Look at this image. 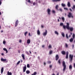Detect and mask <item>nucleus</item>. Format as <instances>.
Masks as SVG:
<instances>
[{"mask_svg":"<svg viewBox=\"0 0 75 75\" xmlns=\"http://www.w3.org/2000/svg\"><path fill=\"white\" fill-rule=\"evenodd\" d=\"M30 39H28V40H27V44H30Z\"/></svg>","mask_w":75,"mask_h":75,"instance_id":"20","label":"nucleus"},{"mask_svg":"<svg viewBox=\"0 0 75 75\" xmlns=\"http://www.w3.org/2000/svg\"><path fill=\"white\" fill-rule=\"evenodd\" d=\"M20 63V61H19L18 62H17L16 64L17 65H18L19 64V63Z\"/></svg>","mask_w":75,"mask_h":75,"instance_id":"41","label":"nucleus"},{"mask_svg":"<svg viewBox=\"0 0 75 75\" xmlns=\"http://www.w3.org/2000/svg\"><path fill=\"white\" fill-rule=\"evenodd\" d=\"M64 8L65 9V10H68V9L67 8Z\"/></svg>","mask_w":75,"mask_h":75,"instance_id":"47","label":"nucleus"},{"mask_svg":"<svg viewBox=\"0 0 75 75\" xmlns=\"http://www.w3.org/2000/svg\"><path fill=\"white\" fill-rule=\"evenodd\" d=\"M61 53L63 55H65L66 53L65 51H62L61 52Z\"/></svg>","mask_w":75,"mask_h":75,"instance_id":"16","label":"nucleus"},{"mask_svg":"<svg viewBox=\"0 0 75 75\" xmlns=\"http://www.w3.org/2000/svg\"><path fill=\"white\" fill-rule=\"evenodd\" d=\"M33 5L34 6L35 5V2H34V3H33Z\"/></svg>","mask_w":75,"mask_h":75,"instance_id":"54","label":"nucleus"},{"mask_svg":"<svg viewBox=\"0 0 75 75\" xmlns=\"http://www.w3.org/2000/svg\"><path fill=\"white\" fill-rule=\"evenodd\" d=\"M48 62L49 64H51V61H48Z\"/></svg>","mask_w":75,"mask_h":75,"instance_id":"50","label":"nucleus"},{"mask_svg":"<svg viewBox=\"0 0 75 75\" xmlns=\"http://www.w3.org/2000/svg\"><path fill=\"white\" fill-rule=\"evenodd\" d=\"M69 41L70 42H73V38H71V39H70V40H69Z\"/></svg>","mask_w":75,"mask_h":75,"instance_id":"29","label":"nucleus"},{"mask_svg":"<svg viewBox=\"0 0 75 75\" xmlns=\"http://www.w3.org/2000/svg\"><path fill=\"white\" fill-rule=\"evenodd\" d=\"M47 30H46L45 32V33H43V35H44V36H46V35H47Z\"/></svg>","mask_w":75,"mask_h":75,"instance_id":"11","label":"nucleus"},{"mask_svg":"<svg viewBox=\"0 0 75 75\" xmlns=\"http://www.w3.org/2000/svg\"><path fill=\"white\" fill-rule=\"evenodd\" d=\"M57 20H58V22H59V19H57Z\"/></svg>","mask_w":75,"mask_h":75,"instance_id":"63","label":"nucleus"},{"mask_svg":"<svg viewBox=\"0 0 75 75\" xmlns=\"http://www.w3.org/2000/svg\"><path fill=\"white\" fill-rule=\"evenodd\" d=\"M74 68H75V63H74Z\"/></svg>","mask_w":75,"mask_h":75,"instance_id":"52","label":"nucleus"},{"mask_svg":"<svg viewBox=\"0 0 75 75\" xmlns=\"http://www.w3.org/2000/svg\"><path fill=\"white\" fill-rule=\"evenodd\" d=\"M65 45L66 48H67L68 47V44L66 43V44H65Z\"/></svg>","mask_w":75,"mask_h":75,"instance_id":"33","label":"nucleus"},{"mask_svg":"<svg viewBox=\"0 0 75 75\" xmlns=\"http://www.w3.org/2000/svg\"><path fill=\"white\" fill-rule=\"evenodd\" d=\"M26 52V54H28V55H29V53H28V52Z\"/></svg>","mask_w":75,"mask_h":75,"instance_id":"55","label":"nucleus"},{"mask_svg":"<svg viewBox=\"0 0 75 75\" xmlns=\"http://www.w3.org/2000/svg\"><path fill=\"white\" fill-rule=\"evenodd\" d=\"M18 52L19 53H20V50H18Z\"/></svg>","mask_w":75,"mask_h":75,"instance_id":"64","label":"nucleus"},{"mask_svg":"<svg viewBox=\"0 0 75 75\" xmlns=\"http://www.w3.org/2000/svg\"><path fill=\"white\" fill-rule=\"evenodd\" d=\"M52 2H57V1H60L61 0H52Z\"/></svg>","mask_w":75,"mask_h":75,"instance_id":"18","label":"nucleus"},{"mask_svg":"<svg viewBox=\"0 0 75 75\" xmlns=\"http://www.w3.org/2000/svg\"><path fill=\"white\" fill-rule=\"evenodd\" d=\"M26 72L27 74H29L30 73V71L29 70H27L26 71Z\"/></svg>","mask_w":75,"mask_h":75,"instance_id":"21","label":"nucleus"},{"mask_svg":"<svg viewBox=\"0 0 75 75\" xmlns=\"http://www.w3.org/2000/svg\"><path fill=\"white\" fill-rule=\"evenodd\" d=\"M69 10H70L71 11H72V10L71 8H69Z\"/></svg>","mask_w":75,"mask_h":75,"instance_id":"51","label":"nucleus"},{"mask_svg":"<svg viewBox=\"0 0 75 75\" xmlns=\"http://www.w3.org/2000/svg\"><path fill=\"white\" fill-rule=\"evenodd\" d=\"M74 28L73 27H69V30L70 31H73Z\"/></svg>","mask_w":75,"mask_h":75,"instance_id":"14","label":"nucleus"},{"mask_svg":"<svg viewBox=\"0 0 75 75\" xmlns=\"http://www.w3.org/2000/svg\"><path fill=\"white\" fill-rule=\"evenodd\" d=\"M26 69H27V67H26V65H25V66L23 67V72H25V71H26Z\"/></svg>","mask_w":75,"mask_h":75,"instance_id":"6","label":"nucleus"},{"mask_svg":"<svg viewBox=\"0 0 75 75\" xmlns=\"http://www.w3.org/2000/svg\"><path fill=\"white\" fill-rule=\"evenodd\" d=\"M52 53H53L52 51H50L49 54H52Z\"/></svg>","mask_w":75,"mask_h":75,"instance_id":"34","label":"nucleus"},{"mask_svg":"<svg viewBox=\"0 0 75 75\" xmlns=\"http://www.w3.org/2000/svg\"><path fill=\"white\" fill-rule=\"evenodd\" d=\"M27 33H28V32H25L24 33V35L25 37H26V35L27 34Z\"/></svg>","mask_w":75,"mask_h":75,"instance_id":"32","label":"nucleus"},{"mask_svg":"<svg viewBox=\"0 0 75 75\" xmlns=\"http://www.w3.org/2000/svg\"><path fill=\"white\" fill-rule=\"evenodd\" d=\"M27 68H30V64H28L27 65Z\"/></svg>","mask_w":75,"mask_h":75,"instance_id":"43","label":"nucleus"},{"mask_svg":"<svg viewBox=\"0 0 75 75\" xmlns=\"http://www.w3.org/2000/svg\"><path fill=\"white\" fill-rule=\"evenodd\" d=\"M68 16L69 18H71V17H72V18H73V16L71 12H69V14L68 15Z\"/></svg>","mask_w":75,"mask_h":75,"instance_id":"3","label":"nucleus"},{"mask_svg":"<svg viewBox=\"0 0 75 75\" xmlns=\"http://www.w3.org/2000/svg\"><path fill=\"white\" fill-rule=\"evenodd\" d=\"M18 20H17L15 22V27H17V25H18Z\"/></svg>","mask_w":75,"mask_h":75,"instance_id":"12","label":"nucleus"},{"mask_svg":"<svg viewBox=\"0 0 75 75\" xmlns=\"http://www.w3.org/2000/svg\"><path fill=\"white\" fill-rule=\"evenodd\" d=\"M6 41H3V43L4 44H6Z\"/></svg>","mask_w":75,"mask_h":75,"instance_id":"45","label":"nucleus"},{"mask_svg":"<svg viewBox=\"0 0 75 75\" xmlns=\"http://www.w3.org/2000/svg\"><path fill=\"white\" fill-rule=\"evenodd\" d=\"M45 47V45H42V47L43 48H44V47Z\"/></svg>","mask_w":75,"mask_h":75,"instance_id":"58","label":"nucleus"},{"mask_svg":"<svg viewBox=\"0 0 75 75\" xmlns=\"http://www.w3.org/2000/svg\"><path fill=\"white\" fill-rule=\"evenodd\" d=\"M29 36H30V37L31 36V34H30V33H29Z\"/></svg>","mask_w":75,"mask_h":75,"instance_id":"53","label":"nucleus"},{"mask_svg":"<svg viewBox=\"0 0 75 75\" xmlns=\"http://www.w3.org/2000/svg\"><path fill=\"white\" fill-rule=\"evenodd\" d=\"M52 65H50V68H52Z\"/></svg>","mask_w":75,"mask_h":75,"instance_id":"48","label":"nucleus"},{"mask_svg":"<svg viewBox=\"0 0 75 75\" xmlns=\"http://www.w3.org/2000/svg\"><path fill=\"white\" fill-rule=\"evenodd\" d=\"M41 27H42V28H44V25H42Z\"/></svg>","mask_w":75,"mask_h":75,"instance_id":"57","label":"nucleus"},{"mask_svg":"<svg viewBox=\"0 0 75 75\" xmlns=\"http://www.w3.org/2000/svg\"><path fill=\"white\" fill-rule=\"evenodd\" d=\"M19 42L21 43V40H20L19 41Z\"/></svg>","mask_w":75,"mask_h":75,"instance_id":"49","label":"nucleus"},{"mask_svg":"<svg viewBox=\"0 0 75 75\" xmlns=\"http://www.w3.org/2000/svg\"><path fill=\"white\" fill-rule=\"evenodd\" d=\"M55 59L56 61H57L59 58V57L58 55H56L55 57Z\"/></svg>","mask_w":75,"mask_h":75,"instance_id":"8","label":"nucleus"},{"mask_svg":"<svg viewBox=\"0 0 75 75\" xmlns=\"http://www.w3.org/2000/svg\"><path fill=\"white\" fill-rule=\"evenodd\" d=\"M72 66L71 65H70L69 66V69H72Z\"/></svg>","mask_w":75,"mask_h":75,"instance_id":"23","label":"nucleus"},{"mask_svg":"<svg viewBox=\"0 0 75 75\" xmlns=\"http://www.w3.org/2000/svg\"><path fill=\"white\" fill-rule=\"evenodd\" d=\"M52 2H57V1H60L61 0H52Z\"/></svg>","mask_w":75,"mask_h":75,"instance_id":"19","label":"nucleus"},{"mask_svg":"<svg viewBox=\"0 0 75 75\" xmlns=\"http://www.w3.org/2000/svg\"><path fill=\"white\" fill-rule=\"evenodd\" d=\"M37 74V72H35L34 73H33V74H32L31 75H36Z\"/></svg>","mask_w":75,"mask_h":75,"instance_id":"27","label":"nucleus"},{"mask_svg":"<svg viewBox=\"0 0 75 75\" xmlns=\"http://www.w3.org/2000/svg\"><path fill=\"white\" fill-rule=\"evenodd\" d=\"M49 48H52V46L51 45H49Z\"/></svg>","mask_w":75,"mask_h":75,"instance_id":"44","label":"nucleus"},{"mask_svg":"<svg viewBox=\"0 0 75 75\" xmlns=\"http://www.w3.org/2000/svg\"><path fill=\"white\" fill-rule=\"evenodd\" d=\"M67 5L68 6L70 7L71 6V5L70 3V2L68 1L67 3Z\"/></svg>","mask_w":75,"mask_h":75,"instance_id":"15","label":"nucleus"},{"mask_svg":"<svg viewBox=\"0 0 75 75\" xmlns=\"http://www.w3.org/2000/svg\"><path fill=\"white\" fill-rule=\"evenodd\" d=\"M57 75H59V72H58V73L57 74Z\"/></svg>","mask_w":75,"mask_h":75,"instance_id":"61","label":"nucleus"},{"mask_svg":"<svg viewBox=\"0 0 75 75\" xmlns=\"http://www.w3.org/2000/svg\"><path fill=\"white\" fill-rule=\"evenodd\" d=\"M1 55H4V54L2 53L1 54Z\"/></svg>","mask_w":75,"mask_h":75,"instance_id":"59","label":"nucleus"},{"mask_svg":"<svg viewBox=\"0 0 75 75\" xmlns=\"http://www.w3.org/2000/svg\"><path fill=\"white\" fill-rule=\"evenodd\" d=\"M69 52L68 51H67L66 52V59H68V55H69Z\"/></svg>","mask_w":75,"mask_h":75,"instance_id":"10","label":"nucleus"},{"mask_svg":"<svg viewBox=\"0 0 75 75\" xmlns=\"http://www.w3.org/2000/svg\"><path fill=\"white\" fill-rule=\"evenodd\" d=\"M3 71H4V68L3 67H2L1 69V74H2L3 73Z\"/></svg>","mask_w":75,"mask_h":75,"instance_id":"13","label":"nucleus"},{"mask_svg":"<svg viewBox=\"0 0 75 75\" xmlns=\"http://www.w3.org/2000/svg\"><path fill=\"white\" fill-rule=\"evenodd\" d=\"M72 47L73 49H74V44H73Z\"/></svg>","mask_w":75,"mask_h":75,"instance_id":"46","label":"nucleus"},{"mask_svg":"<svg viewBox=\"0 0 75 75\" xmlns=\"http://www.w3.org/2000/svg\"><path fill=\"white\" fill-rule=\"evenodd\" d=\"M62 19L63 21V22H64L65 21V18L64 17H62Z\"/></svg>","mask_w":75,"mask_h":75,"instance_id":"24","label":"nucleus"},{"mask_svg":"<svg viewBox=\"0 0 75 75\" xmlns=\"http://www.w3.org/2000/svg\"><path fill=\"white\" fill-rule=\"evenodd\" d=\"M73 38L74 39L75 37V34L74 33L73 34Z\"/></svg>","mask_w":75,"mask_h":75,"instance_id":"31","label":"nucleus"},{"mask_svg":"<svg viewBox=\"0 0 75 75\" xmlns=\"http://www.w3.org/2000/svg\"><path fill=\"white\" fill-rule=\"evenodd\" d=\"M58 8H59V5H57L56 6L55 8L57 11H59V9H58Z\"/></svg>","mask_w":75,"mask_h":75,"instance_id":"9","label":"nucleus"},{"mask_svg":"<svg viewBox=\"0 0 75 75\" xmlns=\"http://www.w3.org/2000/svg\"><path fill=\"white\" fill-rule=\"evenodd\" d=\"M1 33H3V30H1Z\"/></svg>","mask_w":75,"mask_h":75,"instance_id":"62","label":"nucleus"},{"mask_svg":"<svg viewBox=\"0 0 75 75\" xmlns=\"http://www.w3.org/2000/svg\"><path fill=\"white\" fill-rule=\"evenodd\" d=\"M47 12L48 15H50L51 13V10L50 8H48L47 9Z\"/></svg>","mask_w":75,"mask_h":75,"instance_id":"7","label":"nucleus"},{"mask_svg":"<svg viewBox=\"0 0 75 75\" xmlns=\"http://www.w3.org/2000/svg\"><path fill=\"white\" fill-rule=\"evenodd\" d=\"M66 37L67 39L69 38V37H68V34H66Z\"/></svg>","mask_w":75,"mask_h":75,"instance_id":"39","label":"nucleus"},{"mask_svg":"<svg viewBox=\"0 0 75 75\" xmlns=\"http://www.w3.org/2000/svg\"><path fill=\"white\" fill-rule=\"evenodd\" d=\"M63 25H64L63 23H60V26H63Z\"/></svg>","mask_w":75,"mask_h":75,"instance_id":"40","label":"nucleus"},{"mask_svg":"<svg viewBox=\"0 0 75 75\" xmlns=\"http://www.w3.org/2000/svg\"><path fill=\"white\" fill-rule=\"evenodd\" d=\"M72 9L73 10H74V9H75V5H73V6L72 8Z\"/></svg>","mask_w":75,"mask_h":75,"instance_id":"28","label":"nucleus"},{"mask_svg":"<svg viewBox=\"0 0 75 75\" xmlns=\"http://www.w3.org/2000/svg\"><path fill=\"white\" fill-rule=\"evenodd\" d=\"M62 6H65V4H63V3H62Z\"/></svg>","mask_w":75,"mask_h":75,"instance_id":"30","label":"nucleus"},{"mask_svg":"<svg viewBox=\"0 0 75 75\" xmlns=\"http://www.w3.org/2000/svg\"><path fill=\"white\" fill-rule=\"evenodd\" d=\"M28 2L29 3H31V1H30V0H28Z\"/></svg>","mask_w":75,"mask_h":75,"instance_id":"56","label":"nucleus"},{"mask_svg":"<svg viewBox=\"0 0 75 75\" xmlns=\"http://www.w3.org/2000/svg\"><path fill=\"white\" fill-rule=\"evenodd\" d=\"M56 11H55V10H52V13H55Z\"/></svg>","mask_w":75,"mask_h":75,"instance_id":"35","label":"nucleus"},{"mask_svg":"<svg viewBox=\"0 0 75 75\" xmlns=\"http://www.w3.org/2000/svg\"><path fill=\"white\" fill-rule=\"evenodd\" d=\"M73 55L70 54L69 55V58H70V61H72L73 59Z\"/></svg>","mask_w":75,"mask_h":75,"instance_id":"5","label":"nucleus"},{"mask_svg":"<svg viewBox=\"0 0 75 75\" xmlns=\"http://www.w3.org/2000/svg\"><path fill=\"white\" fill-rule=\"evenodd\" d=\"M62 35L63 36V37H64L65 34H64V33H62Z\"/></svg>","mask_w":75,"mask_h":75,"instance_id":"36","label":"nucleus"},{"mask_svg":"<svg viewBox=\"0 0 75 75\" xmlns=\"http://www.w3.org/2000/svg\"><path fill=\"white\" fill-rule=\"evenodd\" d=\"M7 74L8 75H12V73H11V72H9L8 71Z\"/></svg>","mask_w":75,"mask_h":75,"instance_id":"25","label":"nucleus"},{"mask_svg":"<svg viewBox=\"0 0 75 75\" xmlns=\"http://www.w3.org/2000/svg\"><path fill=\"white\" fill-rule=\"evenodd\" d=\"M61 11V12H62V8H59V11Z\"/></svg>","mask_w":75,"mask_h":75,"instance_id":"37","label":"nucleus"},{"mask_svg":"<svg viewBox=\"0 0 75 75\" xmlns=\"http://www.w3.org/2000/svg\"><path fill=\"white\" fill-rule=\"evenodd\" d=\"M1 61L3 62H5V63H7V62H8V60H7V59H4L3 58H1Z\"/></svg>","mask_w":75,"mask_h":75,"instance_id":"4","label":"nucleus"},{"mask_svg":"<svg viewBox=\"0 0 75 75\" xmlns=\"http://www.w3.org/2000/svg\"><path fill=\"white\" fill-rule=\"evenodd\" d=\"M54 33H55V34L58 35L59 34L58 33L57 31H55Z\"/></svg>","mask_w":75,"mask_h":75,"instance_id":"22","label":"nucleus"},{"mask_svg":"<svg viewBox=\"0 0 75 75\" xmlns=\"http://www.w3.org/2000/svg\"><path fill=\"white\" fill-rule=\"evenodd\" d=\"M58 62L59 63V64H61V59H59L58 61Z\"/></svg>","mask_w":75,"mask_h":75,"instance_id":"38","label":"nucleus"},{"mask_svg":"<svg viewBox=\"0 0 75 75\" xmlns=\"http://www.w3.org/2000/svg\"><path fill=\"white\" fill-rule=\"evenodd\" d=\"M1 1H0V5H1Z\"/></svg>","mask_w":75,"mask_h":75,"instance_id":"60","label":"nucleus"},{"mask_svg":"<svg viewBox=\"0 0 75 75\" xmlns=\"http://www.w3.org/2000/svg\"><path fill=\"white\" fill-rule=\"evenodd\" d=\"M21 56L23 59H25V57H24V55L23 54H22Z\"/></svg>","mask_w":75,"mask_h":75,"instance_id":"26","label":"nucleus"},{"mask_svg":"<svg viewBox=\"0 0 75 75\" xmlns=\"http://www.w3.org/2000/svg\"><path fill=\"white\" fill-rule=\"evenodd\" d=\"M40 31L39 30H38V35H40Z\"/></svg>","mask_w":75,"mask_h":75,"instance_id":"42","label":"nucleus"},{"mask_svg":"<svg viewBox=\"0 0 75 75\" xmlns=\"http://www.w3.org/2000/svg\"><path fill=\"white\" fill-rule=\"evenodd\" d=\"M62 65L64 67L63 69V71H65V69H66V68H67V65L65 64V61H63Z\"/></svg>","mask_w":75,"mask_h":75,"instance_id":"2","label":"nucleus"},{"mask_svg":"<svg viewBox=\"0 0 75 75\" xmlns=\"http://www.w3.org/2000/svg\"><path fill=\"white\" fill-rule=\"evenodd\" d=\"M3 50H4V51H6V53H8V51H7V49H6V48H4L3 49Z\"/></svg>","mask_w":75,"mask_h":75,"instance_id":"17","label":"nucleus"},{"mask_svg":"<svg viewBox=\"0 0 75 75\" xmlns=\"http://www.w3.org/2000/svg\"><path fill=\"white\" fill-rule=\"evenodd\" d=\"M67 25L66 26H65V25H63V28H64V29H66V28L68 30H69L70 27L69 26V23H67Z\"/></svg>","mask_w":75,"mask_h":75,"instance_id":"1","label":"nucleus"}]
</instances>
